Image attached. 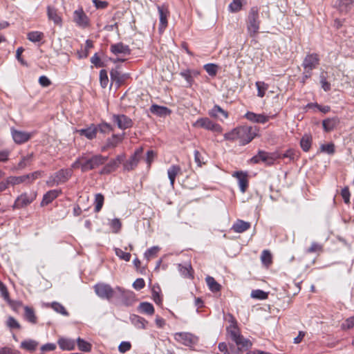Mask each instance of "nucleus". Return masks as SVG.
Here are the masks:
<instances>
[{"instance_id": "obj_49", "label": "nucleus", "mask_w": 354, "mask_h": 354, "mask_svg": "<svg viewBox=\"0 0 354 354\" xmlns=\"http://www.w3.org/2000/svg\"><path fill=\"white\" fill-rule=\"evenodd\" d=\"M6 325L10 329H20L21 325L13 317L10 316L6 322Z\"/></svg>"}, {"instance_id": "obj_47", "label": "nucleus", "mask_w": 354, "mask_h": 354, "mask_svg": "<svg viewBox=\"0 0 354 354\" xmlns=\"http://www.w3.org/2000/svg\"><path fill=\"white\" fill-rule=\"evenodd\" d=\"M51 306L52 308L57 313H59L65 316L68 315V312L66 311L64 306H62L61 304L58 302H53Z\"/></svg>"}, {"instance_id": "obj_46", "label": "nucleus", "mask_w": 354, "mask_h": 354, "mask_svg": "<svg viewBox=\"0 0 354 354\" xmlns=\"http://www.w3.org/2000/svg\"><path fill=\"white\" fill-rule=\"evenodd\" d=\"M204 69L210 76H215L217 73L218 66L214 64H207L204 65Z\"/></svg>"}, {"instance_id": "obj_40", "label": "nucleus", "mask_w": 354, "mask_h": 354, "mask_svg": "<svg viewBox=\"0 0 354 354\" xmlns=\"http://www.w3.org/2000/svg\"><path fill=\"white\" fill-rule=\"evenodd\" d=\"M311 138L305 135L300 141V145L304 152H308L311 146Z\"/></svg>"}, {"instance_id": "obj_17", "label": "nucleus", "mask_w": 354, "mask_h": 354, "mask_svg": "<svg viewBox=\"0 0 354 354\" xmlns=\"http://www.w3.org/2000/svg\"><path fill=\"white\" fill-rule=\"evenodd\" d=\"M149 110L151 113L163 118L169 115L171 113V111L167 107L159 106L158 104H152Z\"/></svg>"}, {"instance_id": "obj_20", "label": "nucleus", "mask_w": 354, "mask_h": 354, "mask_svg": "<svg viewBox=\"0 0 354 354\" xmlns=\"http://www.w3.org/2000/svg\"><path fill=\"white\" fill-rule=\"evenodd\" d=\"M339 123L337 117L326 118L322 121V126L325 131L329 132L333 130Z\"/></svg>"}, {"instance_id": "obj_25", "label": "nucleus", "mask_w": 354, "mask_h": 354, "mask_svg": "<svg viewBox=\"0 0 354 354\" xmlns=\"http://www.w3.org/2000/svg\"><path fill=\"white\" fill-rule=\"evenodd\" d=\"M38 346V342L32 339H28L21 342L20 348L29 352H33L37 349Z\"/></svg>"}, {"instance_id": "obj_32", "label": "nucleus", "mask_w": 354, "mask_h": 354, "mask_svg": "<svg viewBox=\"0 0 354 354\" xmlns=\"http://www.w3.org/2000/svg\"><path fill=\"white\" fill-rule=\"evenodd\" d=\"M47 14L49 19L54 21L55 24H59L61 23V17L57 15V10L51 6H48Z\"/></svg>"}, {"instance_id": "obj_54", "label": "nucleus", "mask_w": 354, "mask_h": 354, "mask_svg": "<svg viewBox=\"0 0 354 354\" xmlns=\"http://www.w3.org/2000/svg\"><path fill=\"white\" fill-rule=\"evenodd\" d=\"M354 327V316L347 318L344 323H342L341 328L343 330H349Z\"/></svg>"}, {"instance_id": "obj_1", "label": "nucleus", "mask_w": 354, "mask_h": 354, "mask_svg": "<svg viewBox=\"0 0 354 354\" xmlns=\"http://www.w3.org/2000/svg\"><path fill=\"white\" fill-rule=\"evenodd\" d=\"M258 131L257 127L240 126L225 133L224 138L228 140H237L241 145H245L257 136Z\"/></svg>"}, {"instance_id": "obj_12", "label": "nucleus", "mask_w": 354, "mask_h": 354, "mask_svg": "<svg viewBox=\"0 0 354 354\" xmlns=\"http://www.w3.org/2000/svg\"><path fill=\"white\" fill-rule=\"evenodd\" d=\"M232 176L235 177L237 179L240 191L242 193L245 192V191L248 187V180L247 172H243L242 171H235L232 174Z\"/></svg>"}, {"instance_id": "obj_45", "label": "nucleus", "mask_w": 354, "mask_h": 354, "mask_svg": "<svg viewBox=\"0 0 354 354\" xmlns=\"http://www.w3.org/2000/svg\"><path fill=\"white\" fill-rule=\"evenodd\" d=\"M115 253L117 257H118L120 259L124 260L125 261H129L131 259V254L129 252H125L122 250L120 248H115Z\"/></svg>"}, {"instance_id": "obj_8", "label": "nucleus", "mask_w": 354, "mask_h": 354, "mask_svg": "<svg viewBox=\"0 0 354 354\" xmlns=\"http://www.w3.org/2000/svg\"><path fill=\"white\" fill-rule=\"evenodd\" d=\"M319 64V55L316 53L307 55L302 63V66L305 71L308 73L315 68Z\"/></svg>"}, {"instance_id": "obj_39", "label": "nucleus", "mask_w": 354, "mask_h": 354, "mask_svg": "<svg viewBox=\"0 0 354 354\" xmlns=\"http://www.w3.org/2000/svg\"><path fill=\"white\" fill-rule=\"evenodd\" d=\"M257 88V96L263 97L265 95L266 91L268 88V85L264 82L258 81L255 84Z\"/></svg>"}, {"instance_id": "obj_43", "label": "nucleus", "mask_w": 354, "mask_h": 354, "mask_svg": "<svg viewBox=\"0 0 354 354\" xmlns=\"http://www.w3.org/2000/svg\"><path fill=\"white\" fill-rule=\"evenodd\" d=\"M123 138V134L122 135H113L111 138H109L106 142L107 147H115L122 140Z\"/></svg>"}, {"instance_id": "obj_6", "label": "nucleus", "mask_w": 354, "mask_h": 354, "mask_svg": "<svg viewBox=\"0 0 354 354\" xmlns=\"http://www.w3.org/2000/svg\"><path fill=\"white\" fill-rule=\"evenodd\" d=\"M36 197L37 192L33 191L29 193H23L16 198L13 207L16 209L24 208L32 203L36 199Z\"/></svg>"}, {"instance_id": "obj_35", "label": "nucleus", "mask_w": 354, "mask_h": 354, "mask_svg": "<svg viewBox=\"0 0 354 354\" xmlns=\"http://www.w3.org/2000/svg\"><path fill=\"white\" fill-rule=\"evenodd\" d=\"M227 330L232 341L240 338V335H241L236 324H231Z\"/></svg>"}, {"instance_id": "obj_63", "label": "nucleus", "mask_w": 354, "mask_h": 354, "mask_svg": "<svg viewBox=\"0 0 354 354\" xmlns=\"http://www.w3.org/2000/svg\"><path fill=\"white\" fill-rule=\"evenodd\" d=\"M98 127V131L103 133H109L112 131V127L107 123H102L97 126Z\"/></svg>"}, {"instance_id": "obj_36", "label": "nucleus", "mask_w": 354, "mask_h": 354, "mask_svg": "<svg viewBox=\"0 0 354 354\" xmlns=\"http://www.w3.org/2000/svg\"><path fill=\"white\" fill-rule=\"evenodd\" d=\"M77 345L78 346L79 350L83 352H90L91 350V344L84 339L78 337L76 340Z\"/></svg>"}, {"instance_id": "obj_38", "label": "nucleus", "mask_w": 354, "mask_h": 354, "mask_svg": "<svg viewBox=\"0 0 354 354\" xmlns=\"http://www.w3.org/2000/svg\"><path fill=\"white\" fill-rule=\"evenodd\" d=\"M28 176H10L8 177V183H10V185L14 186L16 185H19L23 183H27Z\"/></svg>"}, {"instance_id": "obj_64", "label": "nucleus", "mask_w": 354, "mask_h": 354, "mask_svg": "<svg viewBox=\"0 0 354 354\" xmlns=\"http://www.w3.org/2000/svg\"><path fill=\"white\" fill-rule=\"evenodd\" d=\"M6 301L10 305V306L12 308V309L15 311H17L18 309L22 306V303L19 301H15V300H12L10 299H8V300H7Z\"/></svg>"}, {"instance_id": "obj_5", "label": "nucleus", "mask_w": 354, "mask_h": 354, "mask_svg": "<svg viewBox=\"0 0 354 354\" xmlns=\"http://www.w3.org/2000/svg\"><path fill=\"white\" fill-rule=\"evenodd\" d=\"M95 294L102 299L111 300L114 295L115 290L109 284L98 283L93 287Z\"/></svg>"}, {"instance_id": "obj_59", "label": "nucleus", "mask_w": 354, "mask_h": 354, "mask_svg": "<svg viewBox=\"0 0 354 354\" xmlns=\"http://www.w3.org/2000/svg\"><path fill=\"white\" fill-rule=\"evenodd\" d=\"M341 196L346 204H348L350 203L351 194L347 187H345L342 189Z\"/></svg>"}, {"instance_id": "obj_55", "label": "nucleus", "mask_w": 354, "mask_h": 354, "mask_svg": "<svg viewBox=\"0 0 354 354\" xmlns=\"http://www.w3.org/2000/svg\"><path fill=\"white\" fill-rule=\"evenodd\" d=\"M323 247L321 244L313 242L310 247L308 248L306 250V252L308 253H314L317 252H321L322 251Z\"/></svg>"}, {"instance_id": "obj_41", "label": "nucleus", "mask_w": 354, "mask_h": 354, "mask_svg": "<svg viewBox=\"0 0 354 354\" xmlns=\"http://www.w3.org/2000/svg\"><path fill=\"white\" fill-rule=\"evenodd\" d=\"M28 39L32 42L41 41L44 37V33L39 31H32L28 33Z\"/></svg>"}, {"instance_id": "obj_19", "label": "nucleus", "mask_w": 354, "mask_h": 354, "mask_svg": "<svg viewBox=\"0 0 354 354\" xmlns=\"http://www.w3.org/2000/svg\"><path fill=\"white\" fill-rule=\"evenodd\" d=\"M131 324L138 329H145L148 324V321L145 318L137 315H131L129 317Z\"/></svg>"}, {"instance_id": "obj_7", "label": "nucleus", "mask_w": 354, "mask_h": 354, "mask_svg": "<svg viewBox=\"0 0 354 354\" xmlns=\"http://www.w3.org/2000/svg\"><path fill=\"white\" fill-rule=\"evenodd\" d=\"M193 126L196 128H203L216 133L222 131V127L219 124L213 122L207 118H201L198 119L193 124Z\"/></svg>"}, {"instance_id": "obj_34", "label": "nucleus", "mask_w": 354, "mask_h": 354, "mask_svg": "<svg viewBox=\"0 0 354 354\" xmlns=\"http://www.w3.org/2000/svg\"><path fill=\"white\" fill-rule=\"evenodd\" d=\"M198 73L195 71L185 70L181 71L180 75L187 81L189 86L192 84L194 81L193 75H197Z\"/></svg>"}, {"instance_id": "obj_11", "label": "nucleus", "mask_w": 354, "mask_h": 354, "mask_svg": "<svg viewBox=\"0 0 354 354\" xmlns=\"http://www.w3.org/2000/svg\"><path fill=\"white\" fill-rule=\"evenodd\" d=\"M113 120L117 124L118 128L123 130L130 128L133 125L131 119L125 115H114Z\"/></svg>"}, {"instance_id": "obj_22", "label": "nucleus", "mask_w": 354, "mask_h": 354, "mask_svg": "<svg viewBox=\"0 0 354 354\" xmlns=\"http://www.w3.org/2000/svg\"><path fill=\"white\" fill-rule=\"evenodd\" d=\"M251 225L250 223L238 219L232 225V230L236 233H243L247 231Z\"/></svg>"}, {"instance_id": "obj_31", "label": "nucleus", "mask_w": 354, "mask_h": 354, "mask_svg": "<svg viewBox=\"0 0 354 354\" xmlns=\"http://www.w3.org/2000/svg\"><path fill=\"white\" fill-rule=\"evenodd\" d=\"M234 342L237 345L239 350H240V349L248 350L252 346L251 342L249 339L244 338L243 335H240V338H238L237 339H234Z\"/></svg>"}, {"instance_id": "obj_50", "label": "nucleus", "mask_w": 354, "mask_h": 354, "mask_svg": "<svg viewBox=\"0 0 354 354\" xmlns=\"http://www.w3.org/2000/svg\"><path fill=\"white\" fill-rule=\"evenodd\" d=\"M353 3L354 0H339V9L341 11L347 12Z\"/></svg>"}, {"instance_id": "obj_21", "label": "nucleus", "mask_w": 354, "mask_h": 354, "mask_svg": "<svg viewBox=\"0 0 354 354\" xmlns=\"http://www.w3.org/2000/svg\"><path fill=\"white\" fill-rule=\"evenodd\" d=\"M57 343L59 348L64 351H72L75 347V340L69 338H59Z\"/></svg>"}, {"instance_id": "obj_29", "label": "nucleus", "mask_w": 354, "mask_h": 354, "mask_svg": "<svg viewBox=\"0 0 354 354\" xmlns=\"http://www.w3.org/2000/svg\"><path fill=\"white\" fill-rule=\"evenodd\" d=\"M24 318L32 324H35L37 322V318L33 308L27 306L24 307Z\"/></svg>"}, {"instance_id": "obj_16", "label": "nucleus", "mask_w": 354, "mask_h": 354, "mask_svg": "<svg viewBox=\"0 0 354 354\" xmlns=\"http://www.w3.org/2000/svg\"><path fill=\"white\" fill-rule=\"evenodd\" d=\"M60 189H52L47 192L43 196L41 202V206L44 207L50 203L53 200L59 196L61 194Z\"/></svg>"}, {"instance_id": "obj_44", "label": "nucleus", "mask_w": 354, "mask_h": 354, "mask_svg": "<svg viewBox=\"0 0 354 354\" xmlns=\"http://www.w3.org/2000/svg\"><path fill=\"white\" fill-rule=\"evenodd\" d=\"M124 156H117V158H115V160H113V162H111L110 164L107 165L105 167H104V170L106 171V172H111L113 170H114L118 166V165L122 162L123 161V158Z\"/></svg>"}, {"instance_id": "obj_10", "label": "nucleus", "mask_w": 354, "mask_h": 354, "mask_svg": "<svg viewBox=\"0 0 354 354\" xmlns=\"http://www.w3.org/2000/svg\"><path fill=\"white\" fill-rule=\"evenodd\" d=\"M281 156H252L249 160L250 164H260L264 166L273 165Z\"/></svg>"}, {"instance_id": "obj_52", "label": "nucleus", "mask_w": 354, "mask_h": 354, "mask_svg": "<svg viewBox=\"0 0 354 354\" xmlns=\"http://www.w3.org/2000/svg\"><path fill=\"white\" fill-rule=\"evenodd\" d=\"M320 151L322 153H326L328 154L333 153L335 152V146L333 143L322 145L320 147Z\"/></svg>"}, {"instance_id": "obj_15", "label": "nucleus", "mask_w": 354, "mask_h": 354, "mask_svg": "<svg viewBox=\"0 0 354 354\" xmlns=\"http://www.w3.org/2000/svg\"><path fill=\"white\" fill-rule=\"evenodd\" d=\"M245 118L252 122L260 124H265L269 120V117L263 114H257L248 111L245 114Z\"/></svg>"}, {"instance_id": "obj_4", "label": "nucleus", "mask_w": 354, "mask_h": 354, "mask_svg": "<svg viewBox=\"0 0 354 354\" xmlns=\"http://www.w3.org/2000/svg\"><path fill=\"white\" fill-rule=\"evenodd\" d=\"M72 171L69 169H62L50 176L46 181L48 187H54L66 183L71 176Z\"/></svg>"}, {"instance_id": "obj_58", "label": "nucleus", "mask_w": 354, "mask_h": 354, "mask_svg": "<svg viewBox=\"0 0 354 354\" xmlns=\"http://www.w3.org/2000/svg\"><path fill=\"white\" fill-rule=\"evenodd\" d=\"M121 226L122 223L118 218H114L111 222V227L115 233H118L120 231Z\"/></svg>"}, {"instance_id": "obj_18", "label": "nucleus", "mask_w": 354, "mask_h": 354, "mask_svg": "<svg viewBox=\"0 0 354 354\" xmlns=\"http://www.w3.org/2000/svg\"><path fill=\"white\" fill-rule=\"evenodd\" d=\"M116 290H118L122 295V301L123 304L127 306H131L134 301V295L133 292L131 291H125L120 287H117Z\"/></svg>"}, {"instance_id": "obj_48", "label": "nucleus", "mask_w": 354, "mask_h": 354, "mask_svg": "<svg viewBox=\"0 0 354 354\" xmlns=\"http://www.w3.org/2000/svg\"><path fill=\"white\" fill-rule=\"evenodd\" d=\"M100 82L102 88H106L109 82L107 72L106 70L102 69L100 71Z\"/></svg>"}, {"instance_id": "obj_57", "label": "nucleus", "mask_w": 354, "mask_h": 354, "mask_svg": "<svg viewBox=\"0 0 354 354\" xmlns=\"http://www.w3.org/2000/svg\"><path fill=\"white\" fill-rule=\"evenodd\" d=\"M159 250H160V248L158 246H153V247L150 248L145 252V258L149 259L151 257L155 256L157 254V252L159 251Z\"/></svg>"}, {"instance_id": "obj_61", "label": "nucleus", "mask_w": 354, "mask_h": 354, "mask_svg": "<svg viewBox=\"0 0 354 354\" xmlns=\"http://www.w3.org/2000/svg\"><path fill=\"white\" fill-rule=\"evenodd\" d=\"M189 336L190 335L188 333H179L176 334V339H178L179 338H180L181 339H183L185 341V344H188L189 343L192 342Z\"/></svg>"}, {"instance_id": "obj_2", "label": "nucleus", "mask_w": 354, "mask_h": 354, "mask_svg": "<svg viewBox=\"0 0 354 354\" xmlns=\"http://www.w3.org/2000/svg\"><path fill=\"white\" fill-rule=\"evenodd\" d=\"M107 156H79L72 165L74 169L81 168L82 171L93 169L103 164Z\"/></svg>"}, {"instance_id": "obj_51", "label": "nucleus", "mask_w": 354, "mask_h": 354, "mask_svg": "<svg viewBox=\"0 0 354 354\" xmlns=\"http://www.w3.org/2000/svg\"><path fill=\"white\" fill-rule=\"evenodd\" d=\"M261 261L263 264L268 266L272 263V255L268 250H263L261 256Z\"/></svg>"}, {"instance_id": "obj_62", "label": "nucleus", "mask_w": 354, "mask_h": 354, "mask_svg": "<svg viewBox=\"0 0 354 354\" xmlns=\"http://www.w3.org/2000/svg\"><path fill=\"white\" fill-rule=\"evenodd\" d=\"M0 292L3 299L7 301L10 299L9 292L6 285L0 281Z\"/></svg>"}, {"instance_id": "obj_56", "label": "nucleus", "mask_w": 354, "mask_h": 354, "mask_svg": "<svg viewBox=\"0 0 354 354\" xmlns=\"http://www.w3.org/2000/svg\"><path fill=\"white\" fill-rule=\"evenodd\" d=\"M138 161L139 156H130V162L124 164L125 169L127 170L132 169L138 164Z\"/></svg>"}, {"instance_id": "obj_53", "label": "nucleus", "mask_w": 354, "mask_h": 354, "mask_svg": "<svg viewBox=\"0 0 354 354\" xmlns=\"http://www.w3.org/2000/svg\"><path fill=\"white\" fill-rule=\"evenodd\" d=\"M251 297L259 299H265L268 297V293L261 290H254L252 291Z\"/></svg>"}, {"instance_id": "obj_14", "label": "nucleus", "mask_w": 354, "mask_h": 354, "mask_svg": "<svg viewBox=\"0 0 354 354\" xmlns=\"http://www.w3.org/2000/svg\"><path fill=\"white\" fill-rule=\"evenodd\" d=\"M98 131V127L95 124H91L87 128L81 129L77 131V132L81 136L86 138L88 140H92L95 138L96 134Z\"/></svg>"}, {"instance_id": "obj_37", "label": "nucleus", "mask_w": 354, "mask_h": 354, "mask_svg": "<svg viewBox=\"0 0 354 354\" xmlns=\"http://www.w3.org/2000/svg\"><path fill=\"white\" fill-rule=\"evenodd\" d=\"M244 0H232L228 6V10L232 13L237 12L242 9Z\"/></svg>"}, {"instance_id": "obj_23", "label": "nucleus", "mask_w": 354, "mask_h": 354, "mask_svg": "<svg viewBox=\"0 0 354 354\" xmlns=\"http://www.w3.org/2000/svg\"><path fill=\"white\" fill-rule=\"evenodd\" d=\"M158 10L160 16V28L165 29L167 26L168 10L164 6H158Z\"/></svg>"}, {"instance_id": "obj_33", "label": "nucleus", "mask_w": 354, "mask_h": 354, "mask_svg": "<svg viewBox=\"0 0 354 354\" xmlns=\"http://www.w3.org/2000/svg\"><path fill=\"white\" fill-rule=\"evenodd\" d=\"M206 283L212 292H218L221 290V285L216 282L214 277L208 276L206 277Z\"/></svg>"}, {"instance_id": "obj_9", "label": "nucleus", "mask_w": 354, "mask_h": 354, "mask_svg": "<svg viewBox=\"0 0 354 354\" xmlns=\"http://www.w3.org/2000/svg\"><path fill=\"white\" fill-rule=\"evenodd\" d=\"M11 134L15 142L17 144H22L28 141L33 136L34 133L19 131L13 129L11 130Z\"/></svg>"}, {"instance_id": "obj_42", "label": "nucleus", "mask_w": 354, "mask_h": 354, "mask_svg": "<svg viewBox=\"0 0 354 354\" xmlns=\"http://www.w3.org/2000/svg\"><path fill=\"white\" fill-rule=\"evenodd\" d=\"M104 197L102 194H97L95 196V212H99L104 204Z\"/></svg>"}, {"instance_id": "obj_60", "label": "nucleus", "mask_w": 354, "mask_h": 354, "mask_svg": "<svg viewBox=\"0 0 354 354\" xmlns=\"http://www.w3.org/2000/svg\"><path fill=\"white\" fill-rule=\"evenodd\" d=\"M131 348V344L129 342H122L118 346V350L121 353H124L129 351Z\"/></svg>"}, {"instance_id": "obj_24", "label": "nucleus", "mask_w": 354, "mask_h": 354, "mask_svg": "<svg viewBox=\"0 0 354 354\" xmlns=\"http://www.w3.org/2000/svg\"><path fill=\"white\" fill-rule=\"evenodd\" d=\"M138 311L142 314H145L147 315H152L154 313V307L149 302L145 301L141 302L138 306Z\"/></svg>"}, {"instance_id": "obj_27", "label": "nucleus", "mask_w": 354, "mask_h": 354, "mask_svg": "<svg viewBox=\"0 0 354 354\" xmlns=\"http://www.w3.org/2000/svg\"><path fill=\"white\" fill-rule=\"evenodd\" d=\"M209 115L211 117L220 118L223 116L224 118H227L228 113L227 111L221 109L218 105H214V107L209 111Z\"/></svg>"}, {"instance_id": "obj_26", "label": "nucleus", "mask_w": 354, "mask_h": 354, "mask_svg": "<svg viewBox=\"0 0 354 354\" xmlns=\"http://www.w3.org/2000/svg\"><path fill=\"white\" fill-rule=\"evenodd\" d=\"M74 19L76 24L80 26L85 27L88 25L87 17L82 10L75 11Z\"/></svg>"}, {"instance_id": "obj_3", "label": "nucleus", "mask_w": 354, "mask_h": 354, "mask_svg": "<svg viewBox=\"0 0 354 354\" xmlns=\"http://www.w3.org/2000/svg\"><path fill=\"white\" fill-rule=\"evenodd\" d=\"M260 19L257 7H252L249 11L246 20L248 33L251 37H255L260 28Z\"/></svg>"}, {"instance_id": "obj_30", "label": "nucleus", "mask_w": 354, "mask_h": 354, "mask_svg": "<svg viewBox=\"0 0 354 354\" xmlns=\"http://www.w3.org/2000/svg\"><path fill=\"white\" fill-rule=\"evenodd\" d=\"M180 167L176 165H174L168 169L167 174L171 186H174L176 177L180 172Z\"/></svg>"}, {"instance_id": "obj_28", "label": "nucleus", "mask_w": 354, "mask_h": 354, "mask_svg": "<svg viewBox=\"0 0 354 354\" xmlns=\"http://www.w3.org/2000/svg\"><path fill=\"white\" fill-rule=\"evenodd\" d=\"M178 271L181 275L185 278H192V268L190 263H186L184 265L179 263L178 265Z\"/></svg>"}, {"instance_id": "obj_13", "label": "nucleus", "mask_w": 354, "mask_h": 354, "mask_svg": "<svg viewBox=\"0 0 354 354\" xmlns=\"http://www.w3.org/2000/svg\"><path fill=\"white\" fill-rule=\"evenodd\" d=\"M111 52L115 55H129L131 54V49L129 46L124 44L122 42L113 44L110 47Z\"/></svg>"}]
</instances>
